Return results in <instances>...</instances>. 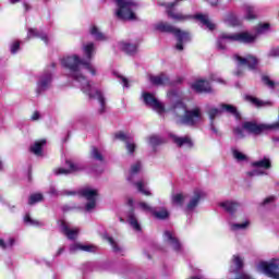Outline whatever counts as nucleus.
<instances>
[{
	"instance_id": "obj_31",
	"label": "nucleus",
	"mask_w": 279,
	"mask_h": 279,
	"mask_svg": "<svg viewBox=\"0 0 279 279\" xmlns=\"http://www.w3.org/2000/svg\"><path fill=\"white\" fill-rule=\"evenodd\" d=\"M245 12H246V14H245L246 21H256V19H257L256 9H254V7L246 5Z\"/></svg>"
},
{
	"instance_id": "obj_11",
	"label": "nucleus",
	"mask_w": 279,
	"mask_h": 279,
	"mask_svg": "<svg viewBox=\"0 0 279 279\" xmlns=\"http://www.w3.org/2000/svg\"><path fill=\"white\" fill-rule=\"evenodd\" d=\"M58 226L61 228L62 234L69 239V241H75L77 239V234H80V229H71L69 228V223L64 219L57 221Z\"/></svg>"
},
{
	"instance_id": "obj_14",
	"label": "nucleus",
	"mask_w": 279,
	"mask_h": 279,
	"mask_svg": "<svg viewBox=\"0 0 279 279\" xmlns=\"http://www.w3.org/2000/svg\"><path fill=\"white\" fill-rule=\"evenodd\" d=\"M149 82L153 84V86H168L171 84L169 75H167L165 72H161L158 75H150Z\"/></svg>"
},
{
	"instance_id": "obj_16",
	"label": "nucleus",
	"mask_w": 279,
	"mask_h": 279,
	"mask_svg": "<svg viewBox=\"0 0 279 279\" xmlns=\"http://www.w3.org/2000/svg\"><path fill=\"white\" fill-rule=\"evenodd\" d=\"M165 236L168 241V243L172 246V250L174 252H181L182 251V243H180V240L171 233V231H165Z\"/></svg>"
},
{
	"instance_id": "obj_26",
	"label": "nucleus",
	"mask_w": 279,
	"mask_h": 279,
	"mask_svg": "<svg viewBox=\"0 0 279 279\" xmlns=\"http://www.w3.org/2000/svg\"><path fill=\"white\" fill-rule=\"evenodd\" d=\"M129 223L136 230L137 232H141L142 228L141 225L138 223V220L136 219V215H134V208L131 209L129 214Z\"/></svg>"
},
{
	"instance_id": "obj_19",
	"label": "nucleus",
	"mask_w": 279,
	"mask_h": 279,
	"mask_svg": "<svg viewBox=\"0 0 279 279\" xmlns=\"http://www.w3.org/2000/svg\"><path fill=\"white\" fill-rule=\"evenodd\" d=\"M47 145V140L43 138L37 142L33 146L29 147V151L35 156H43V147Z\"/></svg>"
},
{
	"instance_id": "obj_64",
	"label": "nucleus",
	"mask_w": 279,
	"mask_h": 279,
	"mask_svg": "<svg viewBox=\"0 0 279 279\" xmlns=\"http://www.w3.org/2000/svg\"><path fill=\"white\" fill-rule=\"evenodd\" d=\"M24 9L26 12H29V10H32V7L29 4H27L26 2L23 3Z\"/></svg>"
},
{
	"instance_id": "obj_50",
	"label": "nucleus",
	"mask_w": 279,
	"mask_h": 279,
	"mask_svg": "<svg viewBox=\"0 0 279 279\" xmlns=\"http://www.w3.org/2000/svg\"><path fill=\"white\" fill-rule=\"evenodd\" d=\"M235 279H254V278L250 274L242 271L235 275Z\"/></svg>"
},
{
	"instance_id": "obj_54",
	"label": "nucleus",
	"mask_w": 279,
	"mask_h": 279,
	"mask_svg": "<svg viewBox=\"0 0 279 279\" xmlns=\"http://www.w3.org/2000/svg\"><path fill=\"white\" fill-rule=\"evenodd\" d=\"M217 49H219L220 51H226V44H223V38H221V35H220V38L217 40Z\"/></svg>"
},
{
	"instance_id": "obj_13",
	"label": "nucleus",
	"mask_w": 279,
	"mask_h": 279,
	"mask_svg": "<svg viewBox=\"0 0 279 279\" xmlns=\"http://www.w3.org/2000/svg\"><path fill=\"white\" fill-rule=\"evenodd\" d=\"M53 81V76L51 72H46L40 76L39 82L37 83V95L40 93H45L49 86H51V82Z\"/></svg>"
},
{
	"instance_id": "obj_24",
	"label": "nucleus",
	"mask_w": 279,
	"mask_h": 279,
	"mask_svg": "<svg viewBox=\"0 0 279 279\" xmlns=\"http://www.w3.org/2000/svg\"><path fill=\"white\" fill-rule=\"evenodd\" d=\"M233 264L235 265V269L233 270V274H235V276L238 274H241V269H243V267H245V264L243 263V258H241V256L239 255H233L232 257Z\"/></svg>"
},
{
	"instance_id": "obj_3",
	"label": "nucleus",
	"mask_w": 279,
	"mask_h": 279,
	"mask_svg": "<svg viewBox=\"0 0 279 279\" xmlns=\"http://www.w3.org/2000/svg\"><path fill=\"white\" fill-rule=\"evenodd\" d=\"M180 1H184V0H174L173 2H169L166 5V13L168 19L173 21V23H186V21H191L195 19L196 21H199L202 25H205L207 29H209L210 32H214L216 25L210 22V19H208V15H204L202 13L191 15V14H184L182 12L175 11V5H178Z\"/></svg>"
},
{
	"instance_id": "obj_35",
	"label": "nucleus",
	"mask_w": 279,
	"mask_h": 279,
	"mask_svg": "<svg viewBox=\"0 0 279 279\" xmlns=\"http://www.w3.org/2000/svg\"><path fill=\"white\" fill-rule=\"evenodd\" d=\"M95 51V44L89 43L84 47V53L87 60H93V52Z\"/></svg>"
},
{
	"instance_id": "obj_36",
	"label": "nucleus",
	"mask_w": 279,
	"mask_h": 279,
	"mask_svg": "<svg viewBox=\"0 0 279 279\" xmlns=\"http://www.w3.org/2000/svg\"><path fill=\"white\" fill-rule=\"evenodd\" d=\"M65 165L69 168L68 170L70 171V173H75L77 171H82V168H80L78 165H76L75 162H73L69 159L65 160Z\"/></svg>"
},
{
	"instance_id": "obj_62",
	"label": "nucleus",
	"mask_w": 279,
	"mask_h": 279,
	"mask_svg": "<svg viewBox=\"0 0 279 279\" xmlns=\"http://www.w3.org/2000/svg\"><path fill=\"white\" fill-rule=\"evenodd\" d=\"M49 193L50 195H58V190L56 187H50Z\"/></svg>"
},
{
	"instance_id": "obj_25",
	"label": "nucleus",
	"mask_w": 279,
	"mask_h": 279,
	"mask_svg": "<svg viewBox=\"0 0 279 279\" xmlns=\"http://www.w3.org/2000/svg\"><path fill=\"white\" fill-rule=\"evenodd\" d=\"M252 167L255 169H271V161L267 158H264L262 160L252 162Z\"/></svg>"
},
{
	"instance_id": "obj_8",
	"label": "nucleus",
	"mask_w": 279,
	"mask_h": 279,
	"mask_svg": "<svg viewBox=\"0 0 279 279\" xmlns=\"http://www.w3.org/2000/svg\"><path fill=\"white\" fill-rule=\"evenodd\" d=\"M257 269L268 278L279 279V265L274 262H259Z\"/></svg>"
},
{
	"instance_id": "obj_28",
	"label": "nucleus",
	"mask_w": 279,
	"mask_h": 279,
	"mask_svg": "<svg viewBox=\"0 0 279 279\" xmlns=\"http://www.w3.org/2000/svg\"><path fill=\"white\" fill-rule=\"evenodd\" d=\"M153 216L155 219H159V221H165L169 219V210L167 208H161L159 211L153 210Z\"/></svg>"
},
{
	"instance_id": "obj_53",
	"label": "nucleus",
	"mask_w": 279,
	"mask_h": 279,
	"mask_svg": "<svg viewBox=\"0 0 279 279\" xmlns=\"http://www.w3.org/2000/svg\"><path fill=\"white\" fill-rule=\"evenodd\" d=\"M276 202V196H268L260 203V206H267L268 204H274Z\"/></svg>"
},
{
	"instance_id": "obj_42",
	"label": "nucleus",
	"mask_w": 279,
	"mask_h": 279,
	"mask_svg": "<svg viewBox=\"0 0 279 279\" xmlns=\"http://www.w3.org/2000/svg\"><path fill=\"white\" fill-rule=\"evenodd\" d=\"M233 158L238 160V162H243L247 160V156L236 149L233 150Z\"/></svg>"
},
{
	"instance_id": "obj_6",
	"label": "nucleus",
	"mask_w": 279,
	"mask_h": 279,
	"mask_svg": "<svg viewBox=\"0 0 279 279\" xmlns=\"http://www.w3.org/2000/svg\"><path fill=\"white\" fill-rule=\"evenodd\" d=\"M221 38L223 40H231L232 43H243L244 45H252L256 40V36L250 34L248 32L228 34L222 33Z\"/></svg>"
},
{
	"instance_id": "obj_47",
	"label": "nucleus",
	"mask_w": 279,
	"mask_h": 279,
	"mask_svg": "<svg viewBox=\"0 0 279 279\" xmlns=\"http://www.w3.org/2000/svg\"><path fill=\"white\" fill-rule=\"evenodd\" d=\"M125 147L128 150V154L132 155L134 151H136V144L131 143L130 141L125 142Z\"/></svg>"
},
{
	"instance_id": "obj_5",
	"label": "nucleus",
	"mask_w": 279,
	"mask_h": 279,
	"mask_svg": "<svg viewBox=\"0 0 279 279\" xmlns=\"http://www.w3.org/2000/svg\"><path fill=\"white\" fill-rule=\"evenodd\" d=\"M243 130H246L248 134H254L255 136H260V134H265V132H269V130H278L279 122L274 124H265V123H256L254 121H245L242 124Z\"/></svg>"
},
{
	"instance_id": "obj_18",
	"label": "nucleus",
	"mask_w": 279,
	"mask_h": 279,
	"mask_svg": "<svg viewBox=\"0 0 279 279\" xmlns=\"http://www.w3.org/2000/svg\"><path fill=\"white\" fill-rule=\"evenodd\" d=\"M219 206L223 208L226 213H229V215H234V213L239 210V206H241V204L232 201H226L220 203Z\"/></svg>"
},
{
	"instance_id": "obj_44",
	"label": "nucleus",
	"mask_w": 279,
	"mask_h": 279,
	"mask_svg": "<svg viewBox=\"0 0 279 279\" xmlns=\"http://www.w3.org/2000/svg\"><path fill=\"white\" fill-rule=\"evenodd\" d=\"M108 243H110L113 252H121V247H119V244H117V241L112 236L107 238Z\"/></svg>"
},
{
	"instance_id": "obj_4",
	"label": "nucleus",
	"mask_w": 279,
	"mask_h": 279,
	"mask_svg": "<svg viewBox=\"0 0 279 279\" xmlns=\"http://www.w3.org/2000/svg\"><path fill=\"white\" fill-rule=\"evenodd\" d=\"M155 29L161 34H173L177 38L175 49L178 51H184V43H191V33L182 31L168 22H159L155 24Z\"/></svg>"
},
{
	"instance_id": "obj_34",
	"label": "nucleus",
	"mask_w": 279,
	"mask_h": 279,
	"mask_svg": "<svg viewBox=\"0 0 279 279\" xmlns=\"http://www.w3.org/2000/svg\"><path fill=\"white\" fill-rule=\"evenodd\" d=\"M225 21L232 27H236V25H239V19L234 13H228Z\"/></svg>"
},
{
	"instance_id": "obj_61",
	"label": "nucleus",
	"mask_w": 279,
	"mask_h": 279,
	"mask_svg": "<svg viewBox=\"0 0 279 279\" xmlns=\"http://www.w3.org/2000/svg\"><path fill=\"white\" fill-rule=\"evenodd\" d=\"M0 247L2 250H7L8 248V244L5 243V241L3 239H0Z\"/></svg>"
},
{
	"instance_id": "obj_20",
	"label": "nucleus",
	"mask_w": 279,
	"mask_h": 279,
	"mask_svg": "<svg viewBox=\"0 0 279 279\" xmlns=\"http://www.w3.org/2000/svg\"><path fill=\"white\" fill-rule=\"evenodd\" d=\"M220 108L223 112L234 116L235 119H241V112H239V109L234 105L221 104Z\"/></svg>"
},
{
	"instance_id": "obj_12",
	"label": "nucleus",
	"mask_w": 279,
	"mask_h": 279,
	"mask_svg": "<svg viewBox=\"0 0 279 279\" xmlns=\"http://www.w3.org/2000/svg\"><path fill=\"white\" fill-rule=\"evenodd\" d=\"M192 90L202 95V93H213V87L210 86V82L206 80H197L191 85Z\"/></svg>"
},
{
	"instance_id": "obj_7",
	"label": "nucleus",
	"mask_w": 279,
	"mask_h": 279,
	"mask_svg": "<svg viewBox=\"0 0 279 279\" xmlns=\"http://www.w3.org/2000/svg\"><path fill=\"white\" fill-rule=\"evenodd\" d=\"M81 197H84L88 202L85 204V210L86 213H90L92 210H95L97 207V197L99 196V192L97 190H90L88 187H85L80 191Z\"/></svg>"
},
{
	"instance_id": "obj_21",
	"label": "nucleus",
	"mask_w": 279,
	"mask_h": 279,
	"mask_svg": "<svg viewBox=\"0 0 279 279\" xmlns=\"http://www.w3.org/2000/svg\"><path fill=\"white\" fill-rule=\"evenodd\" d=\"M122 51L124 53H128V56H134L136 51H138V46L136 44H130V43H121Z\"/></svg>"
},
{
	"instance_id": "obj_2",
	"label": "nucleus",
	"mask_w": 279,
	"mask_h": 279,
	"mask_svg": "<svg viewBox=\"0 0 279 279\" xmlns=\"http://www.w3.org/2000/svg\"><path fill=\"white\" fill-rule=\"evenodd\" d=\"M170 110L180 119L182 125H187L189 128H196L203 119L202 108L187 109L186 104L182 99L177 100Z\"/></svg>"
},
{
	"instance_id": "obj_1",
	"label": "nucleus",
	"mask_w": 279,
	"mask_h": 279,
	"mask_svg": "<svg viewBox=\"0 0 279 279\" xmlns=\"http://www.w3.org/2000/svg\"><path fill=\"white\" fill-rule=\"evenodd\" d=\"M61 64L64 69H69L71 73V77L75 80V82H85V84L82 86L83 93H86L89 95L90 99H96L100 104L99 114H104L106 112V98L104 97V94L101 92L96 90L95 95L90 94V82L86 80V76L80 72V66H84L86 71H89L92 75H97V70L90 61H84V59H81L80 56L74 54L72 57H65L61 60Z\"/></svg>"
},
{
	"instance_id": "obj_55",
	"label": "nucleus",
	"mask_w": 279,
	"mask_h": 279,
	"mask_svg": "<svg viewBox=\"0 0 279 279\" xmlns=\"http://www.w3.org/2000/svg\"><path fill=\"white\" fill-rule=\"evenodd\" d=\"M247 175H250V178H254V175H265V171H263V170H253L251 172H247Z\"/></svg>"
},
{
	"instance_id": "obj_30",
	"label": "nucleus",
	"mask_w": 279,
	"mask_h": 279,
	"mask_svg": "<svg viewBox=\"0 0 279 279\" xmlns=\"http://www.w3.org/2000/svg\"><path fill=\"white\" fill-rule=\"evenodd\" d=\"M89 34L94 36L95 40H106V35L97 26H92Z\"/></svg>"
},
{
	"instance_id": "obj_46",
	"label": "nucleus",
	"mask_w": 279,
	"mask_h": 279,
	"mask_svg": "<svg viewBox=\"0 0 279 279\" xmlns=\"http://www.w3.org/2000/svg\"><path fill=\"white\" fill-rule=\"evenodd\" d=\"M114 137L118 138V141H122L123 143H128V141H130V137H128L123 131L116 133Z\"/></svg>"
},
{
	"instance_id": "obj_10",
	"label": "nucleus",
	"mask_w": 279,
	"mask_h": 279,
	"mask_svg": "<svg viewBox=\"0 0 279 279\" xmlns=\"http://www.w3.org/2000/svg\"><path fill=\"white\" fill-rule=\"evenodd\" d=\"M143 99L145 106H148V108H153V110H156L159 114L165 112V105H162L154 94L146 92L143 94Z\"/></svg>"
},
{
	"instance_id": "obj_59",
	"label": "nucleus",
	"mask_w": 279,
	"mask_h": 279,
	"mask_svg": "<svg viewBox=\"0 0 279 279\" xmlns=\"http://www.w3.org/2000/svg\"><path fill=\"white\" fill-rule=\"evenodd\" d=\"M38 119H40V113L38 111H35L32 116V120L33 121H38Z\"/></svg>"
},
{
	"instance_id": "obj_29",
	"label": "nucleus",
	"mask_w": 279,
	"mask_h": 279,
	"mask_svg": "<svg viewBox=\"0 0 279 279\" xmlns=\"http://www.w3.org/2000/svg\"><path fill=\"white\" fill-rule=\"evenodd\" d=\"M134 185L136 186L138 193H142V195H145L146 197H151V192L145 189V182L137 181L134 183Z\"/></svg>"
},
{
	"instance_id": "obj_15",
	"label": "nucleus",
	"mask_w": 279,
	"mask_h": 279,
	"mask_svg": "<svg viewBox=\"0 0 279 279\" xmlns=\"http://www.w3.org/2000/svg\"><path fill=\"white\" fill-rule=\"evenodd\" d=\"M170 138L172 140V143L177 145V147H184V145H186L189 149H192L193 147V140L190 136L180 137L175 134H171Z\"/></svg>"
},
{
	"instance_id": "obj_52",
	"label": "nucleus",
	"mask_w": 279,
	"mask_h": 279,
	"mask_svg": "<svg viewBox=\"0 0 279 279\" xmlns=\"http://www.w3.org/2000/svg\"><path fill=\"white\" fill-rule=\"evenodd\" d=\"M233 134H235V136H239L240 138H245V133L243 132V129H241V126L233 129Z\"/></svg>"
},
{
	"instance_id": "obj_39",
	"label": "nucleus",
	"mask_w": 279,
	"mask_h": 279,
	"mask_svg": "<svg viewBox=\"0 0 279 279\" xmlns=\"http://www.w3.org/2000/svg\"><path fill=\"white\" fill-rule=\"evenodd\" d=\"M172 204H175L177 206H183L184 205V194L179 193L172 196Z\"/></svg>"
},
{
	"instance_id": "obj_32",
	"label": "nucleus",
	"mask_w": 279,
	"mask_h": 279,
	"mask_svg": "<svg viewBox=\"0 0 279 279\" xmlns=\"http://www.w3.org/2000/svg\"><path fill=\"white\" fill-rule=\"evenodd\" d=\"M45 199V196L40 193L32 194L28 198V206H34V204H39V202H43Z\"/></svg>"
},
{
	"instance_id": "obj_63",
	"label": "nucleus",
	"mask_w": 279,
	"mask_h": 279,
	"mask_svg": "<svg viewBox=\"0 0 279 279\" xmlns=\"http://www.w3.org/2000/svg\"><path fill=\"white\" fill-rule=\"evenodd\" d=\"M209 4L213 5V8H215L219 4V0H209Z\"/></svg>"
},
{
	"instance_id": "obj_27",
	"label": "nucleus",
	"mask_w": 279,
	"mask_h": 279,
	"mask_svg": "<svg viewBox=\"0 0 279 279\" xmlns=\"http://www.w3.org/2000/svg\"><path fill=\"white\" fill-rule=\"evenodd\" d=\"M244 99H245V101H250V104H252L256 108H263L264 106H267V102H265L254 96H251V95L244 96Z\"/></svg>"
},
{
	"instance_id": "obj_56",
	"label": "nucleus",
	"mask_w": 279,
	"mask_h": 279,
	"mask_svg": "<svg viewBox=\"0 0 279 279\" xmlns=\"http://www.w3.org/2000/svg\"><path fill=\"white\" fill-rule=\"evenodd\" d=\"M118 77L121 80V82H122V84H123V86H124L125 88H129V87H130V81H128V77H125V76H123V75H119Z\"/></svg>"
},
{
	"instance_id": "obj_41",
	"label": "nucleus",
	"mask_w": 279,
	"mask_h": 279,
	"mask_svg": "<svg viewBox=\"0 0 279 279\" xmlns=\"http://www.w3.org/2000/svg\"><path fill=\"white\" fill-rule=\"evenodd\" d=\"M92 158H94V160H98L99 162H104V155L100 154L99 148L97 147H93Z\"/></svg>"
},
{
	"instance_id": "obj_58",
	"label": "nucleus",
	"mask_w": 279,
	"mask_h": 279,
	"mask_svg": "<svg viewBox=\"0 0 279 279\" xmlns=\"http://www.w3.org/2000/svg\"><path fill=\"white\" fill-rule=\"evenodd\" d=\"M183 82H184V77L178 76L177 80L173 83L170 82L169 85L172 86L173 84H182Z\"/></svg>"
},
{
	"instance_id": "obj_37",
	"label": "nucleus",
	"mask_w": 279,
	"mask_h": 279,
	"mask_svg": "<svg viewBox=\"0 0 279 279\" xmlns=\"http://www.w3.org/2000/svg\"><path fill=\"white\" fill-rule=\"evenodd\" d=\"M24 223H26V226H35L36 228L40 226V221L33 219L29 214L24 216Z\"/></svg>"
},
{
	"instance_id": "obj_57",
	"label": "nucleus",
	"mask_w": 279,
	"mask_h": 279,
	"mask_svg": "<svg viewBox=\"0 0 279 279\" xmlns=\"http://www.w3.org/2000/svg\"><path fill=\"white\" fill-rule=\"evenodd\" d=\"M138 171H141V162H137L131 167L132 173H138Z\"/></svg>"
},
{
	"instance_id": "obj_23",
	"label": "nucleus",
	"mask_w": 279,
	"mask_h": 279,
	"mask_svg": "<svg viewBox=\"0 0 279 279\" xmlns=\"http://www.w3.org/2000/svg\"><path fill=\"white\" fill-rule=\"evenodd\" d=\"M82 251V252H95V250H97L95 246L93 245H84V244H81V243H76L74 245L71 246V251L72 252H77V251Z\"/></svg>"
},
{
	"instance_id": "obj_22",
	"label": "nucleus",
	"mask_w": 279,
	"mask_h": 279,
	"mask_svg": "<svg viewBox=\"0 0 279 279\" xmlns=\"http://www.w3.org/2000/svg\"><path fill=\"white\" fill-rule=\"evenodd\" d=\"M27 38H40L46 45L49 43L47 35H40L37 28H28Z\"/></svg>"
},
{
	"instance_id": "obj_60",
	"label": "nucleus",
	"mask_w": 279,
	"mask_h": 279,
	"mask_svg": "<svg viewBox=\"0 0 279 279\" xmlns=\"http://www.w3.org/2000/svg\"><path fill=\"white\" fill-rule=\"evenodd\" d=\"M210 130L214 132V134H219V130L216 129L215 122H210Z\"/></svg>"
},
{
	"instance_id": "obj_43",
	"label": "nucleus",
	"mask_w": 279,
	"mask_h": 279,
	"mask_svg": "<svg viewBox=\"0 0 279 279\" xmlns=\"http://www.w3.org/2000/svg\"><path fill=\"white\" fill-rule=\"evenodd\" d=\"M221 114V110L218 108H211L208 110V117L210 119V122H215V119H217V116Z\"/></svg>"
},
{
	"instance_id": "obj_38",
	"label": "nucleus",
	"mask_w": 279,
	"mask_h": 279,
	"mask_svg": "<svg viewBox=\"0 0 279 279\" xmlns=\"http://www.w3.org/2000/svg\"><path fill=\"white\" fill-rule=\"evenodd\" d=\"M269 27H271L269 23H259L256 26L255 32L256 34H265V32H269Z\"/></svg>"
},
{
	"instance_id": "obj_17",
	"label": "nucleus",
	"mask_w": 279,
	"mask_h": 279,
	"mask_svg": "<svg viewBox=\"0 0 279 279\" xmlns=\"http://www.w3.org/2000/svg\"><path fill=\"white\" fill-rule=\"evenodd\" d=\"M203 193L199 190L194 191V196L187 203L185 210L191 211L195 210L197 206H199V202L202 201Z\"/></svg>"
},
{
	"instance_id": "obj_45",
	"label": "nucleus",
	"mask_w": 279,
	"mask_h": 279,
	"mask_svg": "<svg viewBox=\"0 0 279 279\" xmlns=\"http://www.w3.org/2000/svg\"><path fill=\"white\" fill-rule=\"evenodd\" d=\"M247 226H250V221H245V222H242V223H233L232 225V230H245V228H247Z\"/></svg>"
},
{
	"instance_id": "obj_48",
	"label": "nucleus",
	"mask_w": 279,
	"mask_h": 279,
	"mask_svg": "<svg viewBox=\"0 0 279 279\" xmlns=\"http://www.w3.org/2000/svg\"><path fill=\"white\" fill-rule=\"evenodd\" d=\"M20 49H21V41H19V40L13 41L11 45V53L12 54L19 53Z\"/></svg>"
},
{
	"instance_id": "obj_9",
	"label": "nucleus",
	"mask_w": 279,
	"mask_h": 279,
	"mask_svg": "<svg viewBox=\"0 0 279 279\" xmlns=\"http://www.w3.org/2000/svg\"><path fill=\"white\" fill-rule=\"evenodd\" d=\"M233 59L240 66H247L248 71H256L258 69V58L252 54H247L246 57L234 54Z\"/></svg>"
},
{
	"instance_id": "obj_51",
	"label": "nucleus",
	"mask_w": 279,
	"mask_h": 279,
	"mask_svg": "<svg viewBox=\"0 0 279 279\" xmlns=\"http://www.w3.org/2000/svg\"><path fill=\"white\" fill-rule=\"evenodd\" d=\"M69 173L71 172L65 168H58L54 170L56 175H69Z\"/></svg>"
},
{
	"instance_id": "obj_40",
	"label": "nucleus",
	"mask_w": 279,
	"mask_h": 279,
	"mask_svg": "<svg viewBox=\"0 0 279 279\" xmlns=\"http://www.w3.org/2000/svg\"><path fill=\"white\" fill-rule=\"evenodd\" d=\"M149 143L153 147H158V145H162V143H165V140L158 135H153L149 137Z\"/></svg>"
},
{
	"instance_id": "obj_33",
	"label": "nucleus",
	"mask_w": 279,
	"mask_h": 279,
	"mask_svg": "<svg viewBox=\"0 0 279 279\" xmlns=\"http://www.w3.org/2000/svg\"><path fill=\"white\" fill-rule=\"evenodd\" d=\"M262 84H264V86H267V88L274 89L276 88V82H274L269 75H262Z\"/></svg>"
},
{
	"instance_id": "obj_49",
	"label": "nucleus",
	"mask_w": 279,
	"mask_h": 279,
	"mask_svg": "<svg viewBox=\"0 0 279 279\" xmlns=\"http://www.w3.org/2000/svg\"><path fill=\"white\" fill-rule=\"evenodd\" d=\"M138 206L142 210H145L146 213H154V209L151 208V206H149V204L145 202H140Z\"/></svg>"
}]
</instances>
